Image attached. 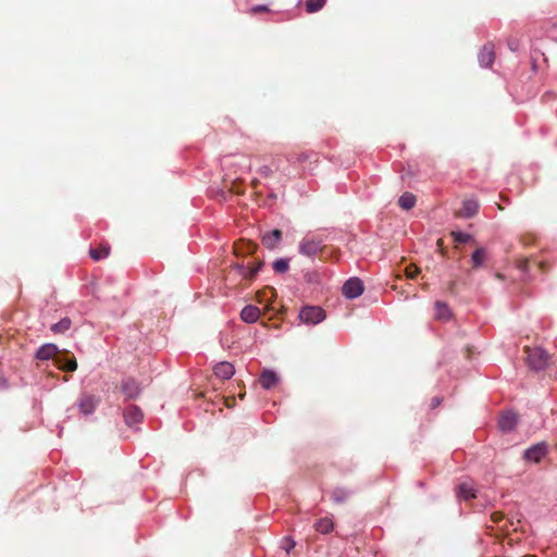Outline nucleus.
<instances>
[{
	"label": "nucleus",
	"mask_w": 557,
	"mask_h": 557,
	"mask_svg": "<svg viewBox=\"0 0 557 557\" xmlns=\"http://www.w3.org/2000/svg\"><path fill=\"white\" fill-rule=\"evenodd\" d=\"M36 358L39 360L53 359L62 371L73 372L77 369V361L74 355L66 350H59L58 346L54 344L40 346L36 352Z\"/></svg>",
	"instance_id": "obj_1"
},
{
	"label": "nucleus",
	"mask_w": 557,
	"mask_h": 557,
	"mask_svg": "<svg viewBox=\"0 0 557 557\" xmlns=\"http://www.w3.org/2000/svg\"><path fill=\"white\" fill-rule=\"evenodd\" d=\"M261 239L263 244H273L282 239V232L277 228L265 231L262 233Z\"/></svg>",
	"instance_id": "obj_20"
},
{
	"label": "nucleus",
	"mask_w": 557,
	"mask_h": 557,
	"mask_svg": "<svg viewBox=\"0 0 557 557\" xmlns=\"http://www.w3.org/2000/svg\"><path fill=\"white\" fill-rule=\"evenodd\" d=\"M268 293H270V294H271V298H274V297H275V295H276L275 289H274V288H272V287H269L268 289H265V290H264V295H267Z\"/></svg>",
	"instance_id": "obj_35"
},
{
	"label": "nucleus",
	"mask_w": 557,
	"mask_h": 557,
	"mask_svg": "<svg viewBox=\"0 0 557 557\" xmlns=\"http://www.w3.org/2000/svg\"><path fill=\"white\" fill-rule=\"evenodd\" d=\"M495 60V47L488 42L484 45L479 53V62L483 67H490Z\"/></svg>",
	"instance_id": "obj_8"
},
{
	"label": "nucleus",
	"mask_w": 557,
	"mask_h": 557,
	"mask_svg": "<svg viewBox=\"0 0 557 557\" xmlns=\"http://www.w3.org/2000/svg\"><path fill=\"white\" fill-rule=\"evenodd\" d=\"M121 391L126 399H134L139 396L141 388L134 379H126L122 382Z\"/></svg>",
	"instance_id": "obj_7"
},
{
	"label": "nucleus",
	"mask_w": 557,
	"mask_h": 557,
	"mask_svg": "<svg viewBox=\"0 0 557 557\" xmlns=\"http://www.w3.org/2000/svg\"><path fill=\"white\" fill-rule=\"evenodd\" d=\"M260 384L264 389H270L278 382V376L275 372L264 370L260 375Z\"/></svg>",
	"instance_id": "obj_15"
},
{
	"label": "nucleus",
	"mask_w": 557,
	"mask_h": 557,
	"mask_svg": "<svg viewBox=\"0 0 557 557\" xmlns=\"http://www.w3.org/2000/svg\"><path fill=\"white\" fill-rule=\"evenodd\" d=\"M479 211V202L474 199H467L462 202V207L459 209L458 214L462 218H471Z\"/></svg>",
	"instance_id": "obj_13"
},
{
	"label": "nucleus",
	"mask_w": 557,
	"mask_h": 557,
	"mask_svg": "<svg viewBox=\"0 0 557 557\" xmlns=\"http://www.w3.org/2000/svg\"><path fill=\"white\" fill-rule=\"evenodd\" d=\"M529 265H530V260L529 259H524V260L520 261L519 268L522 271H528L529 270Z\"/></svg>",
	"instance_id": "obj_33"
},
{
	"label": "nucleus",
	"mask_w": 557,
	"mask_h": 557,
	"mask_svg": "<svg viewBox=\"0 0 557 557\" xmlns=\"http://www.w3.org/2000/svg\"><path fill=\"white\" fill-rule=\"evenodd\" d=\"M99 401V397L90 394H84L77 400V406L82 413L90 414L95 411Z\"/></svg>",
	"instance_id": "obj_6"
},
{
	"label": "nucleus",
	"mask_w": 557,
	"mask_h": 557,
	"mask_svg": "<svg viewBox=\"0 0 557 557\" xmlns=\"http://www.w3.org/2000/svg\"><path fill=\"white\" fill-rule=\"evenodd\" d=\"M295 546V543L294 542H290L289 544H287V547H286V553L288 554L289 550Z\"/></svg>",
	"instance_id": "obj_38"
},
{
	"label": "nucleus",
	"mask_w": 557,
	"mask_h": 557,
	"mask_svg": "<svg viewBox=\"0 0 557 557\" xmlns=\"http://www.w3.org/2000/svg\"><path fill=\"white\" fill-rule=\"evenodd\" d=\"M252 185H253V186H257V185H258V181H253V182H252Z\"/></svg>",
	"instance_id": "obj_43"
},
{
	"label": "nucleus",
	"mask_w": 557,
	"mask_h": 557,
	"mask_svg": "<svg viewBox=\"0 0 557 557\" xmlns=\"http://www.w3.org/2000/svg\"><path fill=\"white\" fill-rule=\"evenodd\" d=\"M435 315L440 320H447L450 317V310L445 302H435Z\"/></svg>",
	"instance_id": "obj_22"
},
{
	"label": "nucleus",
	"mask_w": 557,
	"mask_h": 557,
	"mask_svg": "<svg viewBox=\"0 0 557 557\" xmlns=\"http://www.w3.org/2000/svg\"><path fill=\"white\" fill-rule=\"evenodd\" d=\"M524 557H534V556H524Z\"/></svg>",
	"instance_id": "obj_44"
},
{
	"label": "nucleus",
	"mask_w": 557,
	"mask_h": 557,
	"mask_svg": "<svg viewBox=\"0 0 557 557\" xmlns=\"http://www.w3.org/2000/svg\"><path fill=\"white\" fill-rule=\"evenodd\" d=\"M484 258H485V250L483 248L476 249L472 255V261L475 267L482 264Z\"/></svg>",
	"instance_id": "obj_28"
},
{
	"label": "nucleus",
	"mask_w": 557,
	"mask_h": 557,
	"mask_svg": "<svg viewBox=\"0 0 557 557\" xmlns=\"http://www.w3.org/2000/svg\"><path fill=\"white\" fill-rule=\"evenodd\" d=\"M244 247H245V246H237V245H234V246H233V251H234V253H235V255H237V253H238V251H239V249H242V248H244Z\"/></svg>",
	"instance_id": "obj_36"
},
{
	"label": "nucleus",
	"mask_w": 557,
	"mask_h": 557,
	"mask_svg": "<svg viewBox=\"0 0 557 557\" xmlns=\"http://www.w3.org/2000/svg\"><path fill=\"white\" fill-rule=\"evenodd\" d=\"M326 0H307L306 2V11L308 13H314L323 9Z\"/></svg>",
	"instance_id": "obj_25"
},
{
	"label": "nucleus",
	"mask_w": 557,
	"mask_h": 557,
	"mask_svg": "<svg viewBox=\"0 0 557 557\" xmlns=\"http://www.w3.org/2000/svg\"><path fill=\"white\" fill-rule=\"evenodd\" d=\"M398 203L403 209L410 210L416 205V196L410 193H405L399 197Z\"/></svg>",
	"instance_id": "obj_21"
},
{
	"label": "nucleus",
	"mask_w": 557,
	"mask_h": 557,
	"mask_svg": "<svg viewBox=\"0 0 557 557\" xmlns=\"http://www.w3.org/2000/svg\"><path fill=\"white\" fill-rule=\"evenodd\" d=\"M536 265L541 269L543 268V263H536Z\"/></svg>",
	"instance_id": "obj_42"
},
{
	"label": "nucleus",
	"mask_w": 557,
	"mask_h": 557,
	"mask_svg": "<svg viewBox=\"0 0 557 557\" xmlns=\"http://www.w3.org/2000/svg\"><path fill=\"white\" fill-rule=\"evenodd\" d=\"M143 417L144 414L141 409L135 405H129L124 410L125 422L128 425H133L140 422L143 420Z\"/></svg>",
	"instance_id": "obj_11"
},
{
	"label": "nucleus",
	"mask_w": 557,
	"mask_h": 557,
	"mask_svg": "<svg viewBox=\"0 0 557 557\" xmlns=\"http://www.w3.org/2000/svg\"><path fill=\"white\" fill-rule=\"evenodd\" d=\"M300 252L308 257L318 256L321 260L338 259L337 250L332 246H300Z\"/></svg>",
	"instance_id": "obj_3"
},
{
	"label": "nucleus",
	"mask_w": 557,
	"mask_h": 557,
	"mask_svg": "<svg viewBox=\"0 0 557 557\" xmlns=\"http://www.w3.org/2000/svg\"><path fill=\"white\" fill-rule=\"evenodd\" d=\"M334 528V523L332 521V519L325 517V518H321L320 520H318L315 523H314V529L317 532L319 533H322V534H327L330 533Z\"/></svg>",
	"instance_id": "obj_19"
},
{
	"label": "nucleus",
	"mask_w": 557,
	"mask_h": 557,
	"mask_svg": "<svg viewBox=\"0 0 557 557\" xmlns=\"http://www.w3.org/2000/svg\"><path fill=\"white\" fill-rule=\"evenodd\" d=\"M523 240L524 244H529L530 242H537L540 238L535 234L531 233L528 235V238H524Z\"/></svg>",
	"instance_id": "obj_34"
},
{
	"label": "nucleus",
	"mask_w": 557,
	"mask_h": 557,
	"mask_svg": "<svg viewBox=\"0 0 557 557\" xmlns=\"http://www.w3.org/2000/svg\"><path fill=\"white\" fill-rule=\"evenodd\" d=\"M364 290L363 283L358 277H351L345 282L342 287L343 295L346 298L354 299L360 296Z\"/></svg>",
	"instance_id": "obj_5"
},
{
	"label": "nucleus",
	"mask_w": 557,
	"mask_h": 557,
	"mask_svg": "<svg viewBox=\"0 0 557 557\" xmlns=\"http://www.w3.org/2000/svg\"><path fill=\"white\" fill-rule=\"evenodd\" d=\"M547 454L544 444H536L524 451V458L535 463L540 462Z\"/></svg>",
	"instance_id": "obj_10"
},
{
	"label": "nucleus",
	"mask_w": 557,
	"mask_h": 557,
	"mask_svg": "<svg viewBox=\"0 0 557 557\" xmlns=\"http://www.w3.org/2000/svg\"><path fill=\"white\" fill-rule=\"evenodd\" d=\"M269 11H270V9L267 5H255L250 9L251 14H259V13H264V12H269Z\"/></svg>",
	"instance_id": "obj_30"
},
{
	"label": "nucleus",
	"mask_w": 557,
	"mask_h": 557,
	"mask_svg": "<svg viewBox=\"0 0 557 557\" xmlns=\"http://www.w3.org/2000/svg\"><path fill=\"white\" fill-rule=\"evenodd\" d=\"M505 519V516L503 512L500 511H495L491 515V520L494 522V523H499L502 522L503 520Z\"/></svg>",
	"instance_id": "obj_31"
},
{
	"label": "nucleus",
	"mask_w": 557,
	"mask_h": 557,
	"mask_svg": "<svg viewBox=\"0 0 557 557\" xmlns=\"http://www.w3.org/2000/svg\"><path fill=\"white\" fill-rule=\"evenodd\" d=\"M260 174L263 175L264 177H268L271 175L272 173V170L268 166V165H264L262 168H260L259 170Z\"/></svg>",
	"instance_id": "obj_32"
},
{
	"label": "nucleus",
	"mask_w": 557,
	"mask_h": 557,
	"mask_svg": "<svg viewBox=\"0 0 557 557\" xmlns=\"http://www.w3.org/2000/svg\"><path fill=\"white\" fill-rule=\"evenodd\" d=\"M260 317V309L256 306L248 305L243 308L240 312V318L244 322L253 323Z\"/></svg>",
	"instance_id": "obj_14"
},
{
	"label": "nucleus",
	"mask_w": 557,
	"mask_h": 557,
	"mask_svg": "<svg viewBox=\"0 0 557 557\" xmlns=\"http://www.w3.org/2000/svg\"><path fill=\"white\" fill-rule=\"evenodd\" d=\"M440 403H441V400H440L438 398H434V399L432 400V407H436V406H438V405H440Z\"/></svg>",
	"instance_id": "obj_37"
},
{
	"label": "nucleus",
	"mask_w": 557,
	"mask_h": 557,
	"mask_svg": "<svg viewBox=\"0 0 557 557\" xmlns=\"http://www.w3.org/2000/svg\"><path fill=\"white\" fill-rule=\"evenodd\" d=\"M88 255L95 261L102 260L110 255V247L109 246H90V248L88 250Z\"/></svg>",
	"instance_id": "obj_17"
},
{
	"label": "nucleus",
	"mask_w": 557,
	"mask_h": 557,
	"mask_svg": "<svg viewBox=\"0 0 557 557\" xmlns=\"http://www.w3.org/2000/svg\"><path fill=\"white\" fill-rule=\"evenodd\" d=\"M245 395H246L245 393H240V394L238 395V397H239L240 399H244Z\"/></svg>",
	"instance_id": "obj_40"
},
{
	"label": "nucleus",
	"mask_w": 557,
	"mask_h": 557,
	"mask_svg": "<svg viewBox=\"0 0 557 557\" xmlns=\"http://www.w3.org/2000/svg\"><path fill=\"white\" fill-rule=\"evenodd\" d=\"M451 237L458 244H467L473 240L470 234L459 231L451 232Z\"/></svg>",
	"instance_id": "obj_26"
},
{
	"label": "nucleus",
	"mask_w": 557,
	"mask_h": 557,
	"mask_svg": "<svg viewBox=\"0 0 557 557\" xmlns=\"http://www.w3.org/2000/svg\"><path fill=\"white\" fill-rule=\"evenodd\" d=\"M213 371H214L215 376L220 377L222 380H228L235 373L234 366L232 363H230V362H226V361L218 363L214 367Z\"/></svg>",
	"instance_id": "obj_12"
},
{
	"label": "nucleus",
	"mask_w": 557,
	"mask_h": 557,
	"mask_svg": "<svg viewBox=\"0 0 557 557\" xmlns=\"http://www.w3.org/2000/svg\"><path fill=\"white\" fill-rule=\"evenodd\" d=\"M458 495L459 497L463 498L465 500H470L472 498L476 497L475 490L470 483H461L458 486Z\"/></svg>",
	"instance_id": "obj_18"
},
{
	"label": "nucleus",
	"mask_w": 557,
	"mask_h": 557,
	"mask_svg": "<svg viewBox=\"0 0 557 557\" xmlns=\"http://www.w3.org/2000/svg\"><path fill=\"white\" fill-rule=\"evenodd\" d=\"M527 362L529 367L535 371L545 369L548 363L550 356L541 347H525Z\"/></svg>",
	"instance_id": "obj_2"
},
{
	"label": "nucleus",
	"mask_w": 557,
	"mask_h": 557,
	"mask_svg": "<svg viewBox=\"0 0 557 557\" xmlns=\"http://www.w3.org/2000/svg\"><path fill=\"white\" fill-rule=\"evenodd\" d=\"M239 271H240V274L245 277V278H248V280H251L255 277V275L258 273V271L260 270L261 268V262H257V263H251V262H248V264H237Z\"/></svg>",
	"instance_id": "obj_16"
},
{
	"label": "nucleus",
	"mask_w": 557,
	"mask_h": 557,
	"mask_svg": "<svg viewBox=\"0 0 557 557\" xmlns=\"http://www.w3.org/2000/svg\"><path fill=\"white\" fill-rule=\"evenodd\" d=\"M72 321L69 318L60 320L58 323L51 325V331L54 334H63L71 327Z\"/></svg>",
	"instance_id": "obj_24"
},
{
	"label": "nucleus",
	"mask_w": 557,
	"mask_h": 557,
	"mask_svg": "<svg viewBox=\"0 0 557 557\" xmlns=\"http://www.w3.org/2000/svg\"><path fill=\"white\" fill-rule=\"evenodd\" d=\"M517 422V414L512 411H506L499 417L498 426L503 432H510L516 428Z\"/></svg>",
	"instance_id": "obj_9"
},
{
	"label": "nucleus",
	"mask_w": 557,
	"mask_h": 557,
	"mask_svg": "<svg viewBox=\"0 0 557 557\" xmlns=\"http://www.w3.org/2000/svg\"><path fill=\"white\" fill-rule=\"evenodd\" d=\"M299 318L304 323L317 324L324 320V310L320 307L308 306L301 309Z\"/></svg>",
	"instance_id": "obj_4"
},
{
	"label": "nucleus",
	"mask_w": 557,
	"mask_h": 557,
	"mask_svg": "<svg viewBox=\"0 0 557 557\" xmlns=\"http://www.w3.org/2000/svg\"><path fill=\"white\" fill-rule=\"evenodd\" d=\"M436 244H437V245L443 244V239H442V238H438V239L436 240Z\"/></svg>",
	"instance_id": "obj_41"
},
{
	"label": "nucleus",
	"mask_w": 557,
	"mask_h": 557,
	"mask_svg": "<svg viewBox=\"0 0 557 557\" xmlns=\"http://www.w3.org/2000/svg\"><path fill=\"white\" fill-rule=\"evenodd\" d=\"M349 497V492L343 487H336L332 491L331 498L337 504L345 503Z\"/></svg>",
	"instance_id": "obj_23"
},
{
	"label": "nucleus",
	"mask_w": 557,
	"mask_h": 557,
	"mask_svg": "<svg viewBox=\"0 0 557 557\" xmlns=\"http://www.w3.org/2000/svg\"><path fill=\"white\" fill-rule=\"evenodd\" d=\"M289 268L288 259H277L273 263V269L276 273H285Z\"/></svg>",
	"instance_id": "obj_27"
},
{
	"label": "nucleus",
	"mask_w": 557,
	"mask_h": 557,
	"mask_svg": "<svg viewBox=\"0 0 557 557\" xmlns=\"http://www.w3.org/2000/svg\"><path fill=\"white\" fill-rule=\"evenodd\" d=\"M420 270L414 264H410L406 268L405 273L409 278H414L419 274Z\"/></svg>",
	"instance_id": "obj_29"
},
{
	"label": "nucleus",
	"mask_w": 557,
	"mask_h": 557,
	"mask_svg": "<svg viewBox=\"0 0 557 557\" xmlns=\"http://www.w3.org/2000/svg\"><path fill=\"white\" fill-rule=\"evenodd\" d=\"M437 251H438L441 255H444V253H445V252H444V249H443V246H438Z\"/></svg>",
	"instance_id": "obj_39"
}]
</instances>
